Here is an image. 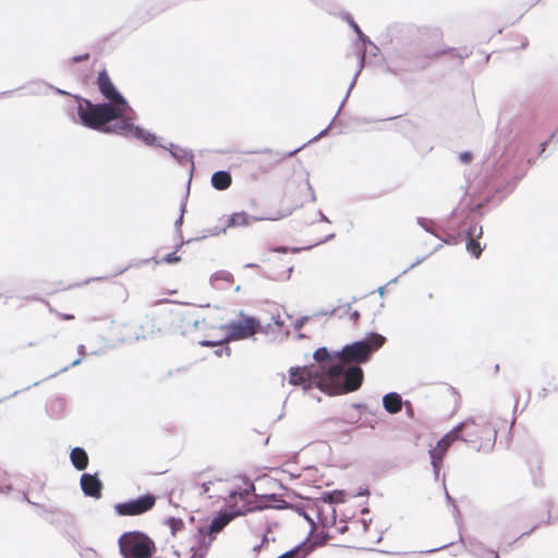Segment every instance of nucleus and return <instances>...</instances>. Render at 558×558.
I'll list each match as a JSON object with an SVG mask.
<instances>
[{"label": "nucleus", "mask_w": 558, "mask_h": 558, "mask_svg": "<svg viewBox=\"0 0 558 558\" xmlns=\"http://www.w3.org/2000/svg\"><path fill=\"white\" fill-rule=\"evenodd\" d=\"M125 110L110 104L95 105L87 99L78 102L77 113L82 123L93 130L110 132L109 122L121 118Z\"/></svg>", "instance_id": "obj_2"}, {"label": "nucleus", "mask_w": 558, "mask_h": 558, "mask_svg": "<svg viewBox=\"0 0 558 558\" xmlns=\"http://www.w3.org/2000/svg\"><path fill=\"white\" fill-rule=\"evenodd\" d=\"M217 488H218V486H216V485H215V486H210L211 492H213L214 489H217Z\"/></svg>", "instance_id": "obj_35"}, {"label": "nucleus", "mask_w": 558, "mask_h": 558, "mask_svg": "<svg viewBox=\"0 0 558 558\" xmlns=\"http://www.w3.org/2000/svg\"><path fill=\"white\" fill-rule=\"evenodd\" d=\"M163 262L166 263H177L180 260V256H178L175 253H170L168 255H166L163 258H162Z\"/></svg>", "instance_id": "obj_26"}, {"label": "nucleus", "mask_w": 558, "mask_h": 558, "mask_svg": "<svg viewBox=\"0 0 558 558\" xmlns=\"http://www.w3.org/2000/svg\"><path fill=\"white\" fill-rule=\"evenodd\" d=\"M277 156L278 154H272L271 150H265L253 160V163L260 167L264 172H268L279 162Z\"/></svg>", "instance_id": "obj_18"}, {"label": "nucleus", "mask_w": 558, "mask_h": 558, "mask_svg": "<svg viewBox=\"0 0 558 558\" xmlns=\"http://www.w3.org/2000/svg\"><path fill=\"white\" fill-rule=\"evenodd\" d=\"M194 488L199 495H206L210 499H226L234 514L244 515L259 508L255 485L246 476L220 478L199 473L195 478Z\"/></svg>", "instance_id": "obj_1"}, {"label": "nucleus", "mask_w": 558, "mask_h": 558, "mask_svg": "<svg viewBox=\"0 0 558 558\" xmlns=\"http://www.w3.org/2000/svg\"><path fill=\"white\" fill-rule=\"evenodd\" d=\"M353 27H354V31H356L357 33H361V31L356 24H353Z\"/></svg>", "instance_id": "obj_34"}, {"label": "nucleus", "mask_w": 558, "mask_h": 558, "mask_svg": "<svg viewBox=\"0 0 558 558\" xmlns=\"http://www.w3.org/2000/svg\"><path fill=\"white\" fill-rule=\"evenodd\" d=\"M281 216H282V215H280V216H269V217H267L266 219H269V220H277V219H279Z\"/></svg>", "instance_id": "obj_31"}, {"label": "nucleus", "mask_w": 558, "mask_h": 558, "mask_svg": "<svg viewBox=\"0 0 558 558\" xmlns=\"http://www.w3.org/2000/svg\"><path fill=\"white\" fill-rule=\"evenodd\" d=\"M257 220H259V218L252 217L245 211L233 213L226 217V225L222 230L226 231L227 229L245 228Z\"/></svg>", "instance_id": "obj_12"}, {"label": "nucleus", "mask_w": 558, "mask_h": 558, "mask_svg": "<svg viewBox=\"0 0 558 558\" xmlns=\"http://www.w3.org/2000/svg\"><path fill=\"white\" fill-rule=\"evenodd\" d=\"M232 183L231 174L227 171H217L211 175V184L216 190H227Z\"/></svg>", "instance_id": "obj_20"}, {"label": "nucleus", "mask_w": 558, "mask_h": 558, "mask_svg": "<svg viewBox=\"0 0 558 558\" xmlns=\"http://www.w3.org/2000/svg\"><path fill=\"white\" fill-rule=\"evenodd\" d=\"M482 228H477L476 226L470 227V230L468 232L470 239L466 242V250L475 258H478L481 256L483 250L480 242L473 239V236L480 238L482 236Z\"/></svg>", "instance_id": "obj_17"}, {"label": "nucleus", "mask_w": 558, "mask_h": 558, "mask_svg": "<svg viewBox=\"0 0 558 558\" xmlns=\"http://www.w3.org/2000/svg\"><path fill=\"white\" fill-rule=\"evenodd\" d=\"M325 379V387L330 386L335 393L353 392L362 386L364 373L359 365L337 363L328 367Z\"/></svg>", "instance_id": "obj_3"}, {"label": "nucleus", "mask_w": 558, "mask_h": 558, "mask_svg": "<svg viewBox=\"0 0 558 558\" xmlns=\"http://www.w3.org/2000/svg\"><path fill=\"white\" fill-rule=\"evenodd\" d=\"M119 548L123 558H150L156 551L154 541L138 531L122 534Z\"/></svg>", "instance_id": "obj_5"}, {"label": "nucleus", "mask_w": 558, "mask_h": 558, "mask_svg": "<svg viewBox=\"0 0 558 558\" xmlns=\"http://www.w3.org/2000/svg\"><path fill=\"white\" fill-rule=\"evenodd\" d=\"M460 444L461 440L454 427L437 442L434 451L435 453H446L451 448L458 450L460 449Z\"/></svg>", "instance_id": "obj_13"}, {"label": "nucleus", "mask_w": 558, "mask_h": 558, "mask_svg": "<svg viewBox=\"0 0 558 558\" xmlns=\"http://www.w3.org/2000/svg\"><path fill=\"white\" fill-rule=\"evenodd\" d=\"M226 328V336L218 340H203L205 347H215L230 340H242L254 336L260 328L259 320L254 317H244L239 322H232Z\"/></svg>", "instance_id": "obj_6"}, {"label": "nucleus", "mask_w": 558, "mask_h": 558, "mask_svg": "<svg viewBox=\"0 0 558 558\" xmlns=\"http://www.w3.org/2000/svg\"><path fill=\"white\" fill-rule=\"evenodd\" d=\"M492 558H499V555L497 551L492 550L490 553Z\"/></svg>", "instance_id": "obj_30"}, {"label": "nucleus", "mask_w": 558, "mask_h": 558, "mask_svg": "<svg viewBox=\"0 0 558 558\" xmlns=\"http://www.w3.org/2000/svg\"><path fill=\"white\" fill-rule=\"evenodd\" d=\"M320 374L315 367H296L290 369L289 381L294 386H310L312 380L318 385Z\"/></svg>", "instance_id": "obj_11"}, {"label": "nucleus", "mask_w": 558, "mask_h": 558, "mask_svg": "<svg viewBox=\"0 0 558 558\" xmlns=\"http://www.w3.org/2000/svg\"><path fill=\"white\" fill-rule=\"evenodd\" d=\"M167 523H168V526L171 529V532L173 535H175V533L178 531H181L184 527V523L181 519L170 518L167 521Z\"/></svg>", "instance_id": "obj_23"}, {"label": "nucleus", "mask_w": 558, "mask_h": 558, "mask_svg": "<svg viewBox=\"0 0 558 558\" xmlns=\"http://www.w3.org/2000/svg\"><path fill=\"white\" fill-rule=\"evenodd\" d=\"M88 57H89L88 54H84V56H80V57L74 58V60L75 61L87 60Z\"/></svg>", "instance_id": "obj_28"}, {"label": "nucleus", "mask_w": 558, "mask_h": 558, "mask_svg": "<svg viewBox=\"0 0 558 558\" xmlns=\"http://www.w3.org/2000/svg\"><path fill=\"white\" fill-rule=\"evenodd\" d=\"M156 504V497L154 495L147 494L138 497L137 499L129 500L125 502L117 504L114 506V510L119 515L123 517H134L141 515L150 509Z\"/></svg>", "instance_id": "obj_7"}, {"label": "nucleus", "mask_w": 558, "mask_h": 558, "mask_svg": "<svg viewBox=\"0 0 558 558\" xmlns=\"http://www.w3.org/2000/svg\"><path fill=\"white\" fill-rule=\"evenodd\" d=\"M238 515L239 514H234L233 511H231V513H220L218 517L213 519L211 523L208 526L207 534L215 535L221 532L225 529V526H227L231 522V520Z\"/></svg>", "instance_id": "obj_16"}, {"label": "nucleus", "mask_w": 558, "mask_h": 558, "mask_svg": "<svg viewBox=\"0 0 558 558\" xmlns=\"http://www.w3.org/2000/svg\"><path fill=\"white\" fill-rule=\"evenodd\" d=\"M71 453H86L85 450L81 447H75L71 450Z\"/></svg>", "instance_id": "obj_27"}, {"label": "nucleus", "mask_w": 558, "mask_h": 558, "mask_svg": "<svg viewBox=\"0 0 558 558\" xmlns=\"http://www.w3.org/2000/svg\"><path fill=\"white\" fill-rule=\"evenodd\" d=\"M222 350L226 352L227 355H230V349L229 348H223Z\"/></svg>", "instance_id": "obj_33"}, {"label": "nucleus", "mask_w": 558, "mask_h": 558, "mask_svg": "<svg viewBox=\"0 0 558 558\" xmlns=\"http://www.w3.org/2000/svg\"><path fill=\"white\" fill-rule=\"evenodd\" d=\"M386 338L379 333H369L363 340L347 344L337 352L338 363L359 365L366 363L384 345Z\"/></svg>", "instance_id": "obj_4"}, {"label": "nucleus", "mask_w": 558, "mask_h": 558, "mask_svg": "<svg viewBox=\"0 0 558 558\" xmlns=\"http://www.w3.org/2000/svg\"><path fill=\"white\" fill-rule=\"evenodd\" d=\"M110 132L141 138L147 144H150L155 141L154 135L145 132L138 126H135L129 118H122L120 121H118L112 128H110Z\"/></svg>", "instance_id": "obj_10"}, {"label": "nucleus", "mask_w": 558, "mask_h": 558, "mask_svg": "<svg viewBox=\"0 0 558 558\" xmlns=\"http://www.w3.org/2000/svg\"><path fill=\"white\" fill-rule=\"evenodd\" d=\"M442 53H444V51H438V52L433 53L430 57L432 58H436V57H439Z\"/></svg>", "instance_id": "obj_32"}, {"label": "nucleus", "mask_w": 558, "mask_h": 558, "mask_svg": "<svg viewBox=\"0 0 558 558\" xmlns=\"http://www.w3.org/2000/svg\"><path fill=\"white\" fill-rule=\"evenodd\" d=\"M184 320H185L186 325H193V327L195 329H199L201 325H206L205 317L199 319V316L196 315L195 313L186 314L184 317Z\"/></svg>", "instance_id": "obj_21"}, {"label": "nucleus", "mask_w": 558, "mask_h": 558, "mask_svg": "<svg viewBox=\"0 0 558 558\" xmlns=\"http://www.w3.org/2000/svg\"><path fill=\"white\" fill-rule=\"evenodd\" d=\"M461 444L472 445L471 449L480 450L478 446L484 434V428L473 420H466L456 427Z\"/></svg>", "instance_id": "obj_8"}, {"label": "nucleus", "mask_w": 558, "mask_h": 558, "mask_svg": "<svg viewBox=\"0 0 558 558\" xmlns=\"http://www.w3.org/2000/svg\"><path fill=\"white\" fill-rule=\"evenodd\" d=\"M459 159L463 162V163H469L472 161L473 159V155L470 153V151H463L459 155Z\"/></svg>", "instance_id": "obj_25"}, {"label": "nucleus", "mask_w": 558, "mask_h": 558, "mask_svg": "<svg viewBox=\"0 0 558 558\" xmlns=\"http://www.w3.org/2000/svg\"><path fill=\"white\" fill-rule=\"evenodd\" d=\"M81 486L85 495L96 498L100 496L102 485L96 475L83 474L81 477Z\"/></svg>", "instance_id": "obj_14"}, {"label": "nucleus", "mask_w": 558, "mask_h": 558, "mask_svg": "<svg viewBox=\"0 0 558 558\" xmlns=\"http://www.w3.org/2000/svg\"><path fill=\"white\" fill-rule=\"evenodd\" d=\"M314 357H315L316 361H318L320 363L319 367H320L322 374H320V377H319V380H318V386L324 388L325 387V383L327 381L325 379L327 377V369H328L329 366H333L335 364H331L330 354L327 351V349H325V348L318 349L314 353Z\"/></svg>", "instance_id": "obj_15"}, {"label": "nucleus", "mask_w": 558, "mask_h": 558, "mask_svg": "<svg viewBox=\"0 0 558 558\" xmlns=\"http://www.w3.org/2000/svg\"><path fill=\"white\" fill-rule=\"evenodd\" d=\"M432 457L434 458V460H433V464H434V465H436V463H437V462H436V459H437V460H441V457H442V456H441V454H438V456H432Z\"/></svg>", "instance_id": "obj_29"}, {"label": "nucleus", "mask_w": 558, "mask_h": 558, "mask_svg": "<svg viewBox=\"0 0 558 558\" xmlns=\"http://www.w3.org/2000/svg\"><path fill=\"white\" fill-rule=\"evenodd\" d=\"M71 460L77 470H84L88 465V456H71Z\"/></svg>", "instance_id": "obj_22"}, {"label": "nucleus", "mask_w": 558, "mask_h": 558, "mask_svg": "<svg viewBox=\"0 0 558 558\" xmlns=\"http://www.w3.org/2000/svg\"><path fill=\"white\" fill-rule=\"evenodd\" d=\"M50 312L53 313L59 318L64 319V320H72V319H74V315L73 314L60 313V312H58V311H56V310H53L51 307H50Z\"/></svg>", "instance_id": "obj_24"}, {"label": "nucleus", "mask_w": 558, "mask_h": 558, "mask_svg": "<svg viewBox=\"0 0 558 558\" xmlns=\"http://www.w3.org/2000/svg\"><path fill=\"white\" fill-rule=\"evenodd\" d=\"M97 85L102 96L108 99L112 106L126 109L128 104L125 99L116 89L106 70L99 72L97 77Z\"/></svg>", "instance_id": "obj_9"}, {"label": "nucleus", "mask_w": 558, "mask_h": 558, "mask_svg": "<svg viewBox=\"0 0 558 558\" xmlns=\"http://www.w3.org/2000/svg\"><path fill=\"white\" fill-rule=\"evenodd\" d=\"M383 404L385 410L390 414L399 413L402 410V399L397 392H390L384 396Z\"/></svg>", "instance_id": "obj_19"}]
</instances>
